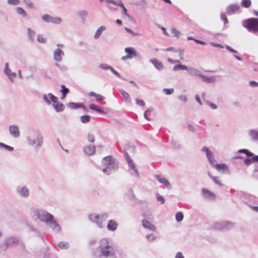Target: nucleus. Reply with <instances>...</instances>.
Segmentation results:
<instances>
[{"instance_id":"obj_31","label":"nucleus","mask_w":258,"mask_h":258,"mask_svg":"<svg viewBox=\"0 0 258 258\" xmlns=\"http://www.w3.org/2000/svg\"><path fill=\"white\" fill-rule=\"evenodd\" d=\"M27 34L28 36L29 39L31 41H34L35 36V31L32 30L31 28H27Z\"/></svg>"},{"instance_id":"obj_15","label":"nucleus","mask_w":258,"mask_h":258,"mask_svg":"<svg viewBox=\"0 0 258 258\" xmlns=\"http://www.w3.org/2000/svg\"><path fill=\"white\" fill-rule=\"evenodd\" d=\"M99 68L103 70H110L111 71L115 76H117L118 77L121 78L122 80H126L124 78L122 77L120 74L116 71L111 66L106 64V63H101L99 66Z\"/></svg>"},{"instance_id":"obj_63","label":"nucleus","mask_w":258,"mask_h":258,"mask_svg":"<svg viewBox=\"0 0 258 258\" xmlns=\"http://www.w3.org/2000/svg\"><path fill=\"white\" fill-rule=\"evenodd\" d=\"M221 19L224 22L225 24H226L228 23V20L226 18L225 14L223 13L221 14Z\"/></svg>"},{"instance_id":"obj_64","label":"nucleus","mask_w":258,"mask_h":258,"mask_svg":"<svg viewBox=\"0 0 258 258\" xmlns=\"http://www.w3.org/2000/svg\"><path fill=\"white\" fill-rule=\"evenodd\" d=\"M249 84L251 87H257L258 86V83L254 81H249Z\"/></svg>"},{"instance_id":"obj_9","label":"nucleus","mask_w":258,"mask_h":258,"mask_svg":"<svg viewBox=\"0 0 258 258\" xmlns=\"http://www.w3.org/2000/svg\"><path fill=\"white\" fill-rule=\"evenodd\" d=\"M48 96L52 102V107L56 112H60L63 111L65 108L64 105L61 102H59L58 98L53 95L52 93H48Z\"/></svg>"},{"instance_id":"obj_33","label":"nucleus","mask_w":258,"mask_h":258,"mask_svg":"<svg viewBox=\"0 0 258 258\" xmlns=\"http://www.w3.org/2000/svg\"><path fill=\"white\" fill-rule=\"evenodd\" d=\"M88 13L86 10H81L77 13V15L83 20V21H85L86 18L88 16Z\"/></svg>"},{"instance_id":"obj_62","label":"nucleus","mask_w":258,"mask_h":258,"mask_svg":"<svg viewBox=\"0 0 258 258\" xmlns=\"http://www.w3.org/2000/svg\"><path fill=\"white\" fill-rule=\"evenodd\" d=\"M187 128L190 132H195L196 131L195 127L191 124H188L187 125Z\"/></svg>"},{"instance_id":"obj_47","label":"nucleus","mask_w":258,"mask_h":258,"mask_svg":"<svg viewBox=\"0 0 258 258\" xmlns=\"http://www.w3.org/2000/svg\"><path fill=\"white\" fill-rule=\"evenodd\" d=\"M241 4L244 7L248 8L251 6V3L250 0H242Z\"/></svg>"},{"instance_id":"obj_52","label":"nucleus","mask_w":258,"mask_h":258,"mask_svg":"<svg viewBox=\"0 0 258 258\" xmlns=\"http://www.w3.org/2000/svg\"><path fill=\"white\" fill-rule=\"evenodd\" d=\"M147 239L149 241H153L156 238V236L153 233L146 235Z\"/></svg>"},{"instance_id":"obj_48","label":"nucleus","mask_w":258,"mask_h":258,"mask_svg":"<svg viewBox=\"0 0 258 258\" xmlns=\"http://www.w3.org/2000/svg\"><path fill=\"white\" fill-rule=\"evenodd\" d=\"M60 92L62 93V94H66L67 95V94H68L70 92V90L69 89L67 88L65 85H61V89L60 90Z\"/></svg>"},{"instance_id":"obj_16","label":"nucleus","mask_w":258,"mask_h":258,"mask_svg":"<svg viewBox=\"0 0 258 258\" xmlns=\"http://www.w3.org/2000/svg\"><path fill=\"white\" fill-rule=\"evenodd\" d=\"M17 193L23 198H28L29 196V190L25 186H19L17 188Z\"/></svg>"},{"instance_id":"obj_28","label":"nucleus","mask_w":258,"mask_h":258,"mask_svg":"<svg viewBox=\"0 0 258 258\" xmlns=\"http://www.w3.org/2000/svg\"><path fill=\"white\" fill-rule=\"evenodd\" d=\"M106 28L104 26H102L100 27H99V28L97 30V31H96L95 33L94 34V38L95 39H98L100 37V36L102 34V32L104 31H105L106 30Z\"/></svg>"},{"instance_id":"obj_14","label":"nucleus","mask_w":258,"mask_h":258,"mask_svg":"<svg viewBox=\"0 0 258 258\" xmlns=\"http://www.w3.org/2000/svg\"><path fill=\"white\" fill-rule=\"evenodd\" d=\"M9 131L11 136L15 138H18L20 136L19 128L17 125H11L9 126Z\"/></svg>"},{"instance_id":"obj_13","label":"nucleus","mask_w":258,"mask_h":258,"mask_svg":"<svg viewBox=\"0 0 258 258\" xmlns=\"http://www.w3.org/2000/svg\"><path fill=\"white\" fill-rule=\"evenodd\" d=\"M64 55V52L61 48H57L54 50L53 57L55 61H61L62 60V57Z\"/></svg>"},{"instance_id":"obj_27","label":"nucleus","mask_w":258,"mask_h":258,"mask_svg":"<svg viewBox=\"0 0 258 258\" xmlns=\"http://www.w3.org/2000/svg\"><path fill=\"white\" fill-rule=\"evenodd\" d=\"M248 134L253 140L258 141V130H250L248 132Z\"/></svg>"},{"instance_id":"obj_3","label":"nucleus","mask_w":258,"mask_h":258,"mask_svg":"<svg viewBox=\"0 0 258 258\" xmlns=\"http://www.w3.org/2000/svg\"><path fill=\"white\" fill-rule=\"evenodd\" d=\"M26 140L28 145L33 147L36 151L39 150L44 142L43 135L38 131L28 135Z\"/></svg>"},{"instance_id":"obj_42","label":"nucleus","mask_w":258,"mask_h":258,"mask_svg":"<svg viewBox=\"0 0 258 258\" xmlns=\"http://www.w3.org/2000/svg\"><path fill=\"white\" fill-rule=\"evenodd\" d=\"M0 148H4L6 150L8 151H13L14 149L13 147L9 145H6L4 143H0Z\"/></svg>"},{"instance_id":"obj_56","label":"nucleus","mask_w":258,"mask_h":258,"mask_svg":"<svg viewBox=\"0 0 258 258\" xmlns=\"http://www.w3.org/2000/svg\"><path fill=\"white\" fill-rule=\"evenodd\" d=\"M156 198H157V201L159 202H161V204H163L164 203L165 200L163 196L157 194L156 195Z\"/></svg>"},{"instance_id":"obj_2","label":"nucleus","mask_w":258,"mask_h":258,"mask_svg":"<svg viewBox=\"0 0 258 258\" xmlns=\"http://www.w3.org/2000/svg\"><path fill=\"white\" fill-rule=\"evenodd\" d=\"M114 253V247L106 238L102 239L99 242L98 247L93 250V255L98 258H107L113 255Z\"/></svg>"},{"instance_id":"obj_57","label":"nucleus","mask_w":258,"mask_h":258,"mask_svg":"<svg viewBox=\"0 0 258 258\" xmlns=\"http://www.w3.org/2000/svg\"><path fill=\"white\" fill-rule=\"evenodd\" d=\"M136 102L138 105L140 106H144L145 104L144 101L143 100L139 99L138 98L136 99Z\"/></svg>"},{"instance_id":"obj_45","label":"nucleus","mask_w":258,"mask_h":258,"mask_svg":"<svg viewBox=\"0 0 258 258\" xmlns=\"http://www.w3.org/2000/svg\"><path fill=\"white\" fill-rule=\"evenodd\" d=\"M42 98L43 101L48 105H50L51 104V100L50 99L48 94H43L42 96Z\"/></svg>"},{"instance_id":"obj_43","label":"nucleus","mask_w":258,"mask_h":258,"mask_svg":"<svg viewBox=\"0 0 258 258\" xmlns=\"http://www.w3.org/2000/svg\"><path fill=\"white\" fill-rule=\"evenodd\" d=\"M183 218V215L181 212H177L175 215V219L177 222H181Z\"/></svg>"},{"instance_id":"obj_23","label":"nucleus","mask_w":258,"mask_h":258,"mask_svg":"<svg viewBox=\"0 0 258 258\" xmlns=\"http://www.w3.org/2000/svg\"><path fill=\"white\" fill-rule=\"evenodd\" d=\"M142 225L145 228H148L150 230L153 231H155L156 230V227H155V226L146 220H143Z\"/></svg>"},{"instance_id":"obj_21","label":"nucleus","mask_w":258,"mask_h":258,"mask_svg":"<svg viewBox=\"0 0 258 258\" xmlns=\"http://www.w3.org/2000/svg\"><path fill=\"white\" fill-rule=\"evenodd\" d=\"M239 9L238 5H231L228 6L226 9V12L228 15H232L238 11Z\"/></svg>"},{"instance_id":"obj_54","label":"nucleus","mask_w":258,"mask_h":258,"mask_svg":"<svg viewBox=\"0 0 258 258\" xmlns=\"http://www.w3.org/2000/svg\"><path fill=\"white\" fill-rule=\"evenodd\" d=\"M87 139L89 142L93 143L95 141V137L94 135L89 133L88 134Z\"/></svg>"},{"instance_id":"obj_19","label":"nucleus","mask_w":258,"mask_h":258,"mask_svg":"<svg viewBox=\"0 0 258 258\" xmlns=\"http://www.w3.org/2000/svg\"><path fill=\"white\" fill-rule=\"evenodd\" d=\"M118 227V223L113 220H109L108 221V223L107 225V229L109 231H115Z\"/></svg>"},{"instance_id":"obj_17","label":"nucleus","mask_w":258,"mask_h":258,"mask_svg":"<svg viewBox=\"0 0 258 258\" xmlns=\"http://www.w3.org/2000/svg\"><path fill=\"white\" fill-rule=\"evenodd\" d=\"M155 177L160 183L164 184L167 189H170L171 188L170 183L165 177L159 175H155Z\"/></svg>"},{"instance_id":"obj_11","label":"nucleus","mask_w":258,"mask_h":258,"mask_svg":"<svg viewBox=\"0 0 258 258\" xmlns=\"http://www.w3.org/2000/svg\"><path fill=\"white\" fill-rule=\"evenodd\" d=\"M42 20L46 23H51L54 24H59L62 22V19L57 17H52L48 14L43 15L41 17Z\"/></svg>"},{"instance_id":"obj_35","label":"nucleus","mask_w":258,"mask_h":258,"mask_svg":"<svg viewBox=\"0 0 258 258\" xmlns=\"http://www.w3.org/2000/svg\"><path fill=\"white\" fill-rule=\"evenodd\" d=\"M208 174L209 176L210 177V178L215 182V183H216V184L220 186H223V184L219 180L218 177L213 176L210 173H208Z\"/></svg>"},{"instance_id":"obj_6","label":"nucleus","mask_w":258,"mask_h":258,"mask_svg":"<svg viewBox=\"0 0 258 258\" xmlns=\"http://www.w3.org/2000/svg\"><path fill=\"white\" fill-rule=\"evenodd\" d=\"M234 226V224L228 221L216 222L213 223L211 228L214 230L219 231H227L232 229Z\"/></svg>"},{"instance_id":"obj_8","label":"nucleus","mask_w":258,"mask_h":258,"mask_svg":"<svg viewBox=\"0 0 258 258\" xmlns=\"http://www.w3.org/2000/svg\"><path fill=\"white\" fill-rule=\"evenodd\" d=\"M124 156L127 162L128 166V171L130 173L133 175L135 176L136 177H139L140 176L139 172H138L137 167L133 162L132 159L130 158L128 153L124 151Z\"/></svg>"},{"instance_id":"obj_36","label":"nucleus","mask_w":258,"mask_h":258,"mask_svg":"<svg viewBox=\"0 0 258 258\" xmlns=\"http://www.w3.org/2000/svg\"><path fill=\"white\" fill-rule=\"evenodd\" d=\"M202 151L206 153V155L208 159H209L211 157L214 156L213 153L207 147H203L202 148Z\"/></svg>"},{"instance_id":"obj_24","label":"nucleus","mask_w":258,"mask_h":258,"mask_svg":"<svg viewBox=\"0 0 258 258\" xmlns=\"http://www.w3.org/2000/svg\"><path fill=\"white\" fill-rule=\"evenodd\" d=\"M188 72L189 74L192 76H198L200 78H201V76L202 75V74L201 72L198 70V69H196L195 68H190L188 69Z\"/></svg>"},{"instance_id":"obj_22","label":"nucleus","mask_w":258,"mask_h":258,"mask_svg":"<svg viewBox=\"0 0 258 258\" xmlns=\"http://www.w3.org/2000/svg\"><path fill=\"white\" fill-rule=\"evenodd\" d=\"M96 151L95 146L89 145L85 147L84 149V152L88 155H93Z\"/></svg>"},{"instance_id":"obj_39","label":"nucleus","mask_w":258,"mask_h":258,"mask_svg":"<svg viewBox=\"0 0 258 258\" xmlns=\"http://www.w3.org/2000/svg\"><path fill=\"white\" fill-rule=\"evenodd\" d=\"M27 7L29 9H34L35 6L34 3L31 0H23Z\"/></svg>"},{"instance_id":"obj_58","label":"nucleus","mask_w":258,"mask_h":258,"mask_svg":"<svg viewBox=\"0 0 258 258\" xmlns=\"http://www.w3.org/2000/svg\"><path fill=\"white\" fill-rule=\"evenodd\" d=\"M178 98L183 102H186L187 101V98L185 95H181L178 97Z\"/></svg>"},{"instance_id":"obj_32","label":"nucleus","mask_w":258,"mask_h":258,"mask_svg":"<svg viewBox=\"0 0 258 258\" xmlns=\"http://www.w3.org/2000/svg\"><path fill=\"white\" fill-rule=\"evenodd\" d=\"M5 74L7 76V77L10 79V81L12 83L14 82V80L16 77V74L14 72H12L11 70L10 69L9 71L7 72V73H5Z\"/></svg>"},{"instance_id":"obj_38","label":"nucleus","mask_w":258,"mask_h":258,"mask_svg":"<svg viewBox=\"0 0 258 258\" xmlns=\"http://www.w3.org/2000/svg\"><path fill=\"white\" fill-rule=\"evenodd\" d=\"M91 120V116L88 115H82L80 117V120L83 123H88Z\"/></svg>"},{"instance_id":"obj_20","label":"nucleus","mask_w":258,"mask_h":258,"mask_svg":"<svg viewBox=\"0 0 258 258\" xmlns=\"http://www.w3.org/2000/svg\"><path fill=\"white\" fill-rule=\"evenodd\" d=\"M150 61L158 71H161L164 69V66L162 62L157 58L151 59L150 60Z\"/></svg>"},{"instance_id":"obj_34","label":"nucleus","mask_w":258,"mask_h":258,"mask_svg":"<svg viewBox=\"0 0 258 258\" xmlns=\"http://www.w3.org/2000/svg\"><path fill=\"white\" fill-rule=\"evenodd\" d=\"M214 167L218 171L228 169V166L225 164H217L215 165Z\"/></svg>"},{"instance_id":"obj_49","label":"nucleus","mask_w":258,"mask_h":258,"mask_svg":"<svg viewBox=\"0 0 258 258\" xmlns=\"http://www.w3.org/2000/svg\"><path fill=\"white\" fill-rule=\"evenodd\" d=\"M57 246L60 248L67 249L69 247V244L66 242H60L58 243Z\"/></svg>"},{"instance_id":"obj_12","label":"nucleus","mask_w":258,"mask_h":258,"mask_svg":"<svg viewBox=\"0 0 258 258\" xmlns=\"http://www.w3.org/2000/svg\"><path fill=\"white\" fill-rule=\"evenodd\" d=\"M100 3H103V2H106L107 3L112 4L114 5L120 7L122 9V14L126 16L128 18H131V16L127 13V10L124 6V5L122 3L121 1H119L118 2L115 1L114 0H98Z\"/></svg>"},{"instance_id":"obj_37","label":"nucleus","mask_w":258,"mask_h":258,"mask_svg":"<svg viewBox=\"0 0 258 258\" xmlns=\"http://www.w3.org/2000/svg\"><path fill=\"white\" fill-rule=\"evenodd\" d=\"M89 94L90 96L95 97L96 100L98 101L102 100L105 99L104 97H103L101 95L97 94L94 92H90Z\"/></svg>"},{"instance_id":"obj_7","label":"nucleus","mask_w":258,"mask_h":258,"mask_svg":"<svg viewBox=\"0 0 258 258\" xmlns=\"http://www.w3.org/2000/svg\"><path fill=\"white\" fill-rule=\"evenodd\" d=\"M242 25L246 28L248 31L253 33L258 32V19L249 18L244 21Z\"/></svg>"},{"instance_id":"obj_41","label":"nucleus","mask_w":258,"mask_h":258,"mask_svg":"<svg viewBox=\"0 0 258 258\" xmlns=\"http://www.w3.org/2000/svg\"><path fill=\"white\" fill-rule=\"evenodd\" d=\"M17 13L22 16L23 18H25L27 16V13L21 7H18L16 8Z\"/></svg>"},{"instance_id":"obj_18","label":"nucleus","mask_w":258,"mask_h":258,"mask_svg":"<svg viewBox=\"0 0 258 258\" xmlns=\"http://www.w3.org/2000/svg\"><path fill=\"white\" fill-rule=\"evenodd\" d=\"M124 51L127 53V57H128L129 59L138 56V53L134 47H126L125 48Z\"/></svg>"},{"instance_id":"obj_4","label":"nucleus","mask_w":258,"mask_h":258,"mask_svg":"<svg viewBox=\"0 0 258 258\" xmlns=\"http://www.w3.org/2000/svg\"><path fill=\"white\" fill-rule=\"evenodd\" d=\"M102 164L104 167L102 169V172L107 175L116 171L118 169V162L111 156L103 158Z\"/></svg>"},{"instance_id":"obj_51","label":"nucleus","mask_w":258,"mask_h":258,"mask_svg":"<svg viewBox=\"0 0 258 258\" xmlns=\"http://www.w3.org/2000/svg\"><path fill=\"white\" fill-rule=\"evenodd\" d=\"M127 197L131 200H133L135 199V195L134 194V191L132 189H130L128 191Z\"/></svg>"},{"instance_id":"obj_53","label":"nucleus","mask_w":258,"mask_h":258,"mask_svg":"<svg viewBox=\"0 0 258 258\" xmlns=\"http://www.w3.org/2000/svg\"><path fill=\"white\" fill-rule=\"evenodd\" d=\"M37 41L40 43H45L46 42V40L43 38V36L39 34L37 36Z\"/></svg>"},{"instance_id":"obj_50","label":"nucleus","mask_w":258,"mask_h":258,"mask_svg":"<svg viewBox=\"0 0 258 258\" xmlns=\"http://www.w3.org/2000/svg\"><path fill=\"white\" fill-rule=\"evenodd\" d=\"M163 92L167 95H171L174 92V89L173 88H164L163 89Z\"/></svg>"},{"instance_id":"obj_55","label":"nucleus","mask_w":258,"mask_h":258,"mask_svg":"<svg viewBox=\"0 0 258 258\" xmlns=\"http://www.w3.org/2000/svg\"><path fill=\"white\" fill-rule=\"evenodd\" d=\"M8 3L11 5H17L20 3L19 0H8Z\"/></svg>"},{"instance_id":"obj_59","label":"nucleus","mask_w":258,"mask_h":258,"mask_svg":"<svg viewBox=\"0 0 258 258\" xmlns=\"http://www.w3.org/2000/svg\"><path fill=\"white\" fill-rule=\"evenodd\" d=\"M252 162H253V160H252L251 158H245L244 160V163L246 165H250Z\"/></svg>"},{"instance_id":"obj_60","label":"nucleus","mask_w":258,"mask_h":258,"mask_svg":"<svg viewBox=\"0 0 258 258\" xmlns=\"http://www.w3.org/2000/svg\"><path fill=\"white\" fill-rule=\"evenodd\" d=\"M206 103L213 109H216L217 108V105L213 103L206 101Z\"/></svg>"},{"instance_id":"obj_46","label":"nucleus","mask_w":258,"mask_h":258,"mask_svg":"<svg viewBox=\"0 0 258 258\" xmlns=\"http://www.w3.org/2000/svg\"><path fill=\"white\" fill-rule=\"evenodd\" d=\"M171 32L172 34L174 37H179L180 35V32L174 28H172L171 29Z\"/></svg>"},{"instance_id":"obj_25","label":"nucleus","mask_w":258,"mask_h":258,"mask_svg":"<svg viewBox=\"0 0 258 258\" xmlns=\"http://www.w3.org/2000/svg\"><path fill=\"white\" fill-rule=\"evenodd\" d=\"M201 78L204 82L207 83H211L216 81L215 76L207 77L202 74Z\"/></svg>"},{"instance_id":"obj_29","label":"nucleus","mask_w":258,"mask_h":258,"mask_svg":"<svg viewBox=\"0 0 258 258\" xmlns=\"http://www.w3.org/2000/svg\"><path fill=\"white\" fill-rule=\"evenodd\" d=\"M202 192L204 196L207 198L214 199L215 197L214 194L207 189L203 188L202 189Z\"/></svg>"},{"instance_id":"obj_40","label":"nucleus","mask_w":258,"mask_h":258,"mask_svg":"<svg viewBox=\"0 0 258 258\" xmlns=\"http://www.w3.org/2000/svg\"><path fill=\"white\" fill-rule=\"evenodd\" d=\"M80 103L70 102L67 105L69 108L75 109L80 108Z\"/></svg>"},{"instance_id":"obj_44","label":"nucleus","mask_w":258,"mask_h":258,"mask_svg":"<svg viewBox=\"0 0 258 258\" xmlns=\"http://www.w3.org/2000/svg\"><path fill=\"white\" fill-rule=\"evenodd\" d=\"M239 153H244L247 157H251L253 155V154L246 149H240L238 151Z\"/></svg>"},{"instance_id":"obj_61","label":"nucleus","mask_w":258,"mask_h":258,"mask_svg":"<svg viewBox=\"0 0 258 258\" xmlns=\"http://www.w3.org/2000/svg\"><path fill=\"white\" fill-rule=\"evenodd\" d=\"M208 160L209 161V162L210 163V164L213 165V166H215V162H216V160L214 158V156H212V157H211V158H210L209 159H208Z\"/></svg>"},{"instance_id":"obj_30","label":"nucleus","mask_w":258,"mask_h":258,"mask_svg":"<svg viewBox=\"0 0 258 258\" xmlns=\"http://www.w3.org/2000/svg\"><path fill=\"white\" fill-rule=\"evenodd\" d=\"M188 68L186 66L181 64H176L173 68V71H175V72H176V71H178L179 70L188 71Z\"/></svg>"},{"instance_id":"obj_5","label":"nucleus","mask_w":258,"mask_h":258,"mask_svg":"<svg viewBox=\"0 0 258 258\" xmlns=\"http://www.w3.org/2000/svg\"><path fill=\"white\" fill-rule=\"evenodd\" d=\"M108 217V215L106 212H102L100 214L91 213L88 215L89 220L100 229L104 227V222L107 219Z\"/></svg>"},{"instance_id":"obj_1","label":"nucleus","mask_w":258,"mask_h":258,"mask_svg":"<svg viewBox=\"0 0 258 258\" xmlns=\"http://www.w3.org/2000/svg\"><path fill=\"white\" fill-rule=\"evenodd\" d=\"M30 216L34 221L44 223L55 232H58L61 230L60 225L55 220L54 216L42 209L32 208L30 210Z\"/></svg>"},{"instance_id":"obj_10","label":"nucleus","mask_w":258,"mask_h":258,"mask_svg":"<svg viewBox=\"0 0 258 258\" xmlns=\"http://www.w3.org/2000/svg\"><path fill=\"white\" fill-rule=\"evenodd\" d=\"M18 239L15 237H10L6 238L4 242L3 245L2 246V248L6 250L8 248L14 247L18 243Z\"/></svg>"},{"instance_id":"obj_26","label":"nucleus","mask_w":258,"mask_h":258,"mask_svg":"<svg viewBox=\"0 0 258 258\" xmlns=\"http://www.w3.org/2000/svg\"><path fill=\"white\" fill-rule=\"evenodd\" d=\"M119 92L121 94L122 97L124 98L126 102L131 104L132 103V99L128 93L126 92L122 89H120Z\"/></svg>"}]
</instances>
